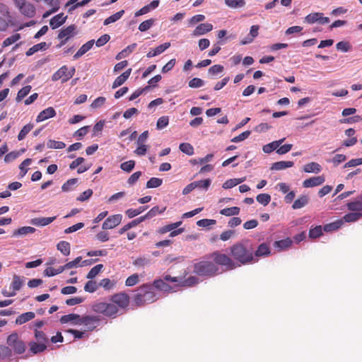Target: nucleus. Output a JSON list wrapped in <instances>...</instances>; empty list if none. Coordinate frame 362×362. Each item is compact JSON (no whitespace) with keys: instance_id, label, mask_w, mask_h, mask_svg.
<instances>
[{"instance_id":"f257e3e1","label":"nucleus","mask_w":362,"mask_h":362,"mask_svg":"<svg viewBox=\"0 0 362 362\" xmlns=\"http://www.w3.org/2000/svg\"><path fill=\"white\" fill-rule=\"evenodd\" d=\"M230 251L232 257L241 264H247L257 261V259L254 258V250L248 240L233 244L230 247Z\"/></svg>"},{"instance_id":"f03ea898","label":"nucleus","mask_w":362,"mask_h":362,"mask_svg":"<svg viewBox=\"0 0 362 362\" xmlns=\"http://www.w3.org/2000/svg\"><path fill=\"white\" fill-rule=\"evenodd\" d=\"M158 298L153 286L151 284H144L136 291L133 301L137 307H141L147 303L155 302Z\"/></svg>"},{"instance_id":"7ed1b4c3","label":"nucleus","mask_w":362,"mask_h":362,"mask_svg":"<svg viewBox=\"0 0 362 362\" xmlns=\"http://www.w3.org/2000/svg\"><path fill=\"white\" fill-rule=\"evenodd\" d=\"M6 344L16 354H22L26 350V345L17 332H13L7 337Z\"/></svg>"},{"instance_id":"20e7f679","label":"nucleus","mask_w":362,"mask_h":362,"mask_svg":"<svg viewBox=\"0 0 362 362\" xmlns=\"http://www.w3.org/2000/svg\"><path fill=\"white\" fill-rule=\"evenodd\" d=\"M218 271V267L209 261H201L194 265V273L199 276H214Z\"/></svg>"},{"instance_id":"39448f33","label":"nucleus","mask_w":362,"mask_h":362,"mask_svg":"<svg viewBox=\"0 0 362 362\" xmlns=\"http://www.w3.org/2000/svg\"><path fill=\"white\" fill-rule=\"evenodd\" d=\"M93 310L104 315L105 316L115 318L116 317L119 309L113 303L99 302L93 305Z\"/></svg>"},{"instance_id":"423d86ee","label":"nucleus","mask_w":362,"mask_h":362,"mask_svg":"<svg viewBox=\"0 0 362 362\" xmlns=\"http://www.w3.org/2000/svg\"><path fill=\"white\" fill-rule=\"evenodd\" d=\"M77 27L76 25L72 24L66 28H62L57 35V38L60 40L57 47H62L72 37L77 34Z\"/></svg>"},{"instance_id":"0eeeda50","label":"nucleus","mask_w":362,"mask_h":362,"mask_svg":"<svg viewBox=\"0 0 362 362\" xmlns=\"http://www.w3.org/2000/svg\"><path fill=\"white\" fill-rule=\"evenodd\" d=\"M210 257L213 258L216 264L224 266L228 270L235 268V264L233 260L226 254L216 251L210 255Z\"/></svg>"},{"instance_id":"6e6552de","label":"nucleus","mask_w":362,"mask_h":362,"mask_svg":"<svg viewBox=\"0 0 362 362\" xmlns=\"http://www.w3.org/2000/svg\"><path fill=\"white\" fill-rule=\"evenodd\" d=\"M75 68L72 67L69 70L66 66H62L59 69H58L52 76V80L53 81H57L58 80H62V81L66 82L75 74Z\"/></svg>"},{"instance_id":"1a4fd4ad","label":"nucleus","mask_w":362,"mask_h":362,"mask_svg":"<svg viewBox=\"0 0 362 362\" xmlns=\"http://www.w3.org/2000/svg\"><path fill=\"white\" fill-rule=\"evenodd\" d=\"M110 301L117 306L118 309L125 310L128 308L130 303V297L125 292H119L112 295Z\"/></svg>"},{"instance_id":"9d476101","label":"nucleus","mask_w":362,"mask_h":362,"mask_svg":"<svg viewBox=\"0 0 362 362\" xmlns=\"http://www.w3.org/2000/svg\"><path fill=\"white\" fill-rule=\"evenodd\" d=\"M14 2L23 15L28 18H32L35 16V8L32 4L25 0H14Z\"/></svg>"},{"instance_id":"9b49d317","label":"nucleus","mask_w":362,"mask_h":362,"mask_svg":"<svg viewBox=\"0 0 362 362\" xmlns=\"http://www.w3.org/2000/svg\"><path fill=\"white\" fill-rule=\"evenodd\" d=\"M122 216L121 214H115L109 216L103 223L102 228L103 230H109L115 228L122 221Z\"/></svg>"},{"instance_id":"f8f14e48","label":"nucleus","mask_w":362,"mask_h":362,"mask_svg":"<svg viewBox=\"0 0 362 362\" xmlns=\"http://www.w3.org/2000/svg\"><path fill=\"white\" fill-rule=\"evenodd\" d=\"M100 321L98 316L85 315L82 316L81 320L78 322L79 325H84L87 327V329L93 331L96 327V323Z\"/></svg>"},{"instance_id":"ddd939ff","label":"nucleus","mask_w":362,"mask_h":362,"mask_svg":"<svg viewBox=\"0 0 362 362\" xmlns=\"http://www.w3.org/2000/svg\"><path fill=\"white\" fill-rule=\"evenodd\" d=\"M213 30V25L209 23H201L198 25L193 30L191 35L192 37H197L203 35Z\"/></svg>"},{"instance_id":"4468645a","label":"nucleus","mask_w":362,"mask_h":362,"mask_svg":"<svg viewBox=\"0 0 362 362\" xmlns=\"http://www.w3.org/2000/svg\"><path fill=\"white\" fill-rule=\"evenodd\" d=\"M325 181V179L323 175L312 177L305 180L303 182V186L305 188L314 187L321 185Z\"/></svg>"},{"instance_id":"2eb2a0df","label":"nucleus","mask_w":362,"mask_h":362,"mask_svg":"<svg viewBox=\"0 0 362 362\" xmlns=\"http://www.w3.org/2000/svg\"><path fill=\"white\" fill-rule=\"evenodd\" d=\"M56 115V111L52 107H49L41 111L36 118L37 122H41Z\"/></svg>"},{"instance_id":"dca6fc26","label":"nucleus","mask_w":362,"mask_h":362,"mask_svg":"<svg viewBox=\"0 0 362 362\" xmlns=\"http://www.w3.org/2000/svg\"><path fill=\"white\" fill-rule=\"evenodd\" d=\"M151 285L153 288H156L161 291L170 293L173 291V287L167 284L163 279H155Z\"/></svg>"},{"instance_id":"f3484780","label":"nucleus","mask_w":362,"mask_h":362,"mask_svg":"<svg viewBox=\"0 0 362 362\" xmlns=\"http://www.w3.org/2000/svg\"><path fill=\"white\" fill-rule=\"evenodd\" d=\"M271 253L269 245L267 243H263L260 244L257 249L254 252V257H261L269 256Z\"/></svg>"},{"instance_id":"a211bd4d","label":"nucleus","mask_w":362,"mask_h":362,"mask_svg":"<svg viewBox=\"0 0 362 362\" xmlns=\"http://www.w3.org/2000/svg\"><path fill=\"white\" fill-rule=\"evenodd\" d=\"M28 346L30 351L33 354H37L43 352L47 349L46 344L37 341H30L28 343Z\"/></svg>"},{"instance_id":"6ab92c4d","label":"nucleus","mask_w":362,"mask_h":362,"mask_svg":"<svg viewBox=\"0 0 362 362\" xmlns=\"http://www.w3.org/2000/svg\"><path fill=\"white\" fill-rule=\"evenodd\" d=\"M56 218V216L34 218L31 220V223L36 226H45L53 222Z\"/></svg>"},{"instance_id":"aec40b11","label":"nucleus","mask_w":362,"mask_h":362,"mask_svg":"<svg viewBox=\"0 0 362 362\" xmlns=\"http://www.w3.org/2000/svg\"><path fill=\"white\" fill-rule=\"evenodd\" d=\"M346 206L347 209L351 211H362V194L354 201L347 203Z\"/></svg>"},{"instance_id":"412c9836","label":"nucleus","mask_w":362,"mask_h":362,"mask_svg":"<svg viewBox=\"0 0 362 362\" xmlns=\"http://www.w3.org/2000/svg\"><path fill=\"white\" fill-rule=\"evenodd\" d=\"M132 73V69H128L121 75L117 76L112 83V88H116L122 86L129 78Z\"/></svg>"},{"instance_id":"4be33fe9","label":"nucleus","mask_w":362,"mask_h":362,"mask_svg":"<svg viewBox=\"0 0 362 362\" xmlns=\"http://www.w3.org/2000/svg\"><path fill=\"white\" fill-rule=\"evenodd\" d=\"M95 43L94 40H89L84 45H83L81 48L77 51V52L74 55V59H77L85 54L87 52H88L93 46Z\"/></svg>"},{"instance_id":"5701e85b","label":"nucleus","mask_w":362,"mask_h":362,"mask_svg":"<svg viewBox=\"0 0 362 362\" xmlns=\"http://www.w3.org/2000/svg\"><path fill=\"white\" fill-rule=\"evenodd\" d=\"M36 229L31 226H23L13 231L12 236H25L28 234H32L35 232Z\"/></svg>"},{"instance_id":"b1692460","label":"nucleus","mask_w":362,"mask_h":362,"mask_svg":"<svg viewBox=\"0 0 362 362\" xmlns=\"http://www.w3.org/2000/svg\"><path fill=\"white\" fill-rule=\"evenodd\" d=\"M81 317L79 315L71 313L62 316L60 322L62 324L72 322L74 325H79L78 322L81 320Z\"/></svg>"},{"instance_id":"393cba45","label":"nucleus","mask_w":362,"mask_h":362,"mask_svg":"<svg viewBox=\"0 0 362 362\" xmlns=\"http://www.w3.org/2000/svg\"><path fill=\"white\" fill-rule=\"evenodd\" d=\"M66 16L64 13H59L52 17L49 21V25L52 29H55L61 26L66 21Z\"/></svg>"},{"instance_id":"a878e982","label":"nucleus","mask_w":362,"mask_h":362,"mask_svg":"<svg viewBox=\"0 0 362 362\" xmlns=\"http://www.w3.org/2000/svg\"><path fill=\"white\" fill-rule=\"evenodd\" d=\"M291 240L287 238L284 240L275 241L273 244V246L274 248L277 250L278 252H281L282 250L288 249L291 245Z\"/></svg>"},{"instance_id":"bb28decb","label":"nucleus","mask_w":362,"mask_h":362,"mask_svg":"<svg viewBox=\"0 0 362 362\" xmlns=\"http://www.w3.org/2000/svg\"><path fill=\"white\" fill-rule=\"evenodd\" d=\"M285 138L281 139L278 141H272L269 144L264 145L262 148L265 153H271L274 150H277L278 147L284 141Z\"/></svg>"},{"instance_id":"cd10ccee","label":"nucleus","mask_w":362,"mask_h":362,"mask_svg":"<svg viewBox=\"0 0 362 362\" xmlns=\"http://www.w3.org/2000/svg\"><path fill=\"white\" fill-rule=\"evenodd\" d=\"M35 317V314L33 312L24 313L17 317L15 322L16 325H23L33 320Z\"/></svg>"},{"instance_id":"c85d7f7f","label":"nucleus","mask_w":362,"mask_h":362,"mask_svg":"<svg viewBox=\"0 0 362 362\" xmlns=\"http://www.w3.org/2000/svg\"><path fill=\"white\" fill-rule=\"evenodd\" d=\"M294 165L293 161H278L272 164L271 170H281L288 168H291Z\"/></svg>"},{"instance_id":"c756f323","label":"nucleus","mask_w":362,"mask_h":362,"mask_svg":"<svg viewBox=\"0 0 362 362\" xmlns=\"http://www.w3.org/2000/svg\"><path fill=\"white\" fill-rule=\"evenodd\" d=\"M309 202V197L308 195H301L296 199L292 205L293 209H298L306 206Z\"/></svg>"},{"instance_id":"7c9ffc66","label":"nucleus","mask_w":362,"mask_h":362,"mask_svg":"<svg viewBox=\"0 0 362 362\" xmlns=\"http://www.w3.org/2000/svg\"><path fill=\"white\" fill-rule=\"evenodd\" d=\"M322 170L321 165L316 162L309 163L303 166V171L308 173H318Z\"/></svg>"},{"instance_id":"2f4dec72","label":"nucleus","mask_w":362,"mask_h":362,"mask_svg":"<svg viewBox=\"0 0 362 362\" xmlns=\"http://www.w3.org/2000/svg\"><path fill=\"white\" fill-rule=\"evenodd\" d=\"M136 47V44L133 43L129 46H127L125 49L119 52L116 56V59L119 60L122 58L127 57L130 53H132L135 48Z\"/></svg>"},{"instance_id":"473e14b6","label":"nucleus","mask_w":362,"mask_h":362,"mask_svg":"<svg viewBox=\"0 0 362 362\" xmlns=\"http://www.w3.org/2000/svg\"><path fill=\"white\" fill-rule=\"evenodd\" d=\"M23 284V281L22 279L18 275H14L11 284V288L13 289L12 291L15 292V295L16 294V291L21 288Z\"/></svg>"},{"instance_id":"72a5a7b5","label":"nucleus","mask_w":362,"mask_h":362,"mask_svg":"<svg viewBox=\"0 0 362 362\" xmlns=\"http://www.w3.org/2000/svg\"><path fill=\"white\" fill-rule=\"evenodd\" d=\"M117 282L112 281L108 278H105L100 280L99 286L103 287L105 290L110 291L113 289L116 286Z\"/></svg>"},{"instance_id":"f704fd0d","label":"nucleus","mask_w":362,"mask_h":362,"mask_svg":"<svg viewBox=\"0 0 362 362\" xmlns=\"http://www.w3.org/2000/svg\"><path fill=\"white\" fill-rule=\"evenodd\" d=\"M57 250H59L64 255H69L71 252L70 244L66 241H60L57 245Z\"/></svg>"},{"instance_id":"c9c22d12","label":"nucleus","mask_w":362,"mask_h":362,"mask_svg":"<svg viewBox=\"0 0 362 362\" xmlns=\"http://www.w3.org/2000/svg\"><path fill=\"white\" fill-rule=\"evenodd\" d=\"M240 213V208L238 206H233L230 208H225L220 211L221 215L226 216H231L238 215Z\"/></svg>"},{"instance_id":"e433bc0d","label":"nucleus","mask_w":362,"mask_h":362,"mask_svg":"<svg viewBox=\"0 0 362 362\" xmlns=\"http://www.w3.org/2000/svg\"><path fill=\"white\" fill-rule=\"evenodd\" d=\"M47 43L45 42H40V43L33 45L32 47L28 49V50L26 52L25 54L27 56H31L33 54H35V52H38L39 50L45 49L47 48Z\"/></svg>"},{"instance_id":"4c0bfd02","label":"nucleus","mask_w":362,"mask_h":362,"mask_svg":"<svg viewBox=\"0 0 362 362\" xmlns=\"http://www.w3.org/2000/svg\"><path fill=\"white\" fill-rule=\"evenodd\" d=\"M361 217H362L361 212L354 211V212L349 213V214H346L343 218L346 222L349 223V222H355V221L359 220Z\"/></svg>"},{"instance_id":"58836bf2","label":"nucleus","mask_w":362,"mask_h":362,"mask_svg":"<svg viewBox=\"0 0 362 362\" xmlns=\"http://www.w3.org/2000/svg\"><path fill=\"white\" fill-rule=\"evenodd\" d=\"M226 5L232 8H241L245 6V0H224Z\"/></svg>"},{"instance_id":"ea45409f","label":"nucleus","mask_w":362,"mask_h":362,"mask_svg":"<svg viewBox=\"0 0 362 362\" xmlns=\"http://www.w3.org/2000/svg\"><path fill=\"white\" fill-rule=\"evenodd\" d=\"M124 13V10H121V11L114 13L113 15L110 16V17L107 18L105 20L104 25H109L112 23H114V22L118 21L119 19H120L122 18V16H123Z\"/></svg>"},{"instance_id":"a19ab883","label":"nucleus","mask_w":362,"mask_h":362,"mask_svg":"<svg viewBox=\"0 0 362 362\" xmlns=\"http://www.w3.org/2000/svg\"><path fill=\"white\" fill-rule=\"evenodd\" d=\"M103 264H102L95 265L89 271L86 278L88 279H93L103 270Z\"/></svg>"},{"instance_id":"79ce46f5","label":"nucleus","mask_w":362,"mask_h":362,"mask_svg":"<svg viewBox=\"0 0 362 362\" xmlns=\"http://www.w3.org/2000/svg\"><path fill=\"white\" fill-rule=\"evenodd\" d=\"M32 87L30 85L25 86L23 87L18 92L17 96H16V101L20 102L21 101L26 95H28L31 90Z\"/></svg>"},{"instance_id":"37998d69","label":"nucleus","mask_w":362,"mask_h":362,"mask_svg":"<svg viewBox=\"0 0 362 362\" xmlns=\"http://www.w3.org/2000/svg\"><path fill=\"white\" fill-rule=\"evenodd\" d=\"M198 279L195 276H189L185 279H180L179 286H192L197 284Z\"/></svg>"},{"instance_id":"c03bdc74","label":"nucleus","mask_w":362,"mask_h":362,"mask_svg":"<svg viewBox=\"0 0 362 362\" xmlns=\"http://www.w3.org/2000/svg\"><path fill=\"white\" fill-rule=\"evenodd\" d=\"M320 15H323V13L319 12L310 13L305 16V21L309 24H313L316 22H319Z\"/></svg>"},{"instance_id":"a18cd8bd","label":"nucleus","mask_w":362,"mask_h":362,"mask_svg":"<svg viewBox=\"0 0 362 362\" xmlns=\"http://www.w3.org/2000/svg\"><path fill=\"white\" fill-rule=\"evenodd\" d=\"M64 268L63 266L59 267L58 269H54L53 267H47L44 271L45 276H53L57 274H61L63 271H64Z\"/></svg>"},{"instance_id":"49530a36","label":"nucleus","mask_w":362,"mask_h":362,"mask_svg":"<svg viewBox=\"0 0 362 362\" xmlns=\"http://www.w3.org/2000/svg\"><path fill=\"white\" fill-rule=\"evenodd\" d=\"M34 125L33 124H28L25 125L18 135V139L21 141L25 138L27 134L33 129Z\"/></svg>"},{"instance_id":"de8ad7c7","label":"nucleus","mask_w":362,"mask_h":362,"mask_svg":"<svg viewBox=\"0 0 362 362\" xmlns=\"http://www.w3.org/2000/svg\"><path fill=\"white\" fill-rule=\"evenodd\" d=\"M146 209H147V206H140L136 209H129L126 211V214L129 218H134V217L136 216L137 215L141 214Z\"/></svg>"},{"instance_id":"09e8293b","label":"nucleus","mask_w":362,"mask_h":362,"mask_svg":"<svg viewBox=\"0 0 362 362\" xmlns=\"http://www.w3.org/2000/svg\"><path fill=\"white\" fill-rule=\"evenodd\" d=\"M180 150L187 155L192 156L194 153V148L189 143H182L179 146Z\"/></svg>"},{"instance_id":"8fccbe9b","label":"nucleus","mask_w":362,"mask_h":362,"mask_svg":"<svg viewBox=\"0 0 362 362\" xmlns=\"http://www.w3.org/2000/svg\"><path fill=\"white\" fill-rule=\"evenodd\" d=\"M47 146L49 148L62 149L65 148L66 144L62 141L49 139L47 143Z\"/></svg>"},{"instance_id":"3c124183","label":"nucleus","mask_w":362,"mask_h":362,"mask_svg":"<svg viewBox=\"0 0 362 362\" xmlns=\"http://www.w3.org/2000/svg\"><path fill=\"white\" fill-rule=\"evenodd\" d=\"M256 199L259 204L267 206L271 201V196L269 194L262 193L258 194Z\"/></svg>"},{"instance_id":"603ef678","label":"nucleus","mask_w":362,"mask_h":362,"mask_svg":"<svg viewBox=\"0 0 362 362\" xmlns=\"http://www.w3.org/2000/svg\"><path fill=\"white\" fill-rule=\"evenodd\" d=\"M163 183V180L158 177H151L146 182L147 188H156L160 187Z\"/></svg>"},{"instance_id":"864d4df0","label":"nucleus","mask_w":362,"mask_h":362,"mask_svg":"<svg viewBox=\"0 0 362 362\" xmlns=\"http://www.w3.org/2000/svg\"><path fill=\"white\" fill-rule=\"evenodd\" d=\"M35 338L37 342L47 344L48 342V338L46 334L42 332L37 329H35Z\"/></svg>"},{"instance_id":"5fc2aeb1","label":"nucleus","mask_w":362,"mask_h":362,"mask_svg":"<svg viewBox=\"0 0 362 362\" xmlns=\"http://www.w3.org/2000/svg\"><path fill=\"white\" fill-rule=\"evenodd\" d=\"M193 183H195V188H200L207 190L209 186L211 185V181L210 179L202 180L198 181H194Z\"/></svg>"},{"instance_id":"6e6d98bb","label":"nucleus","mask_w":362,"mask_h":362,"mask_svg":"<svg viewBox=\"0 0 362 362\" xmlns=\"http://www.w3.org/2000/svg\"><path fill=\"white\" fill-rule=\"evenodd\" d=\"M150 263V259L146 257H139L135 259L133 264L137 267H143Z\"/></svg>"},{"instance_id":"4d7b16f0","label":"nucleus","mask_w":362,"mask_h":362,"mask_svg":"<svg viewBox=\"0 0 362 362\" xmlns=\"http://www.w3.org/2000/svg\"><path fill=\"white\" fill-rule=\"evenodd\" d=\"M12 356L11 349L8 347V346L6 345H0V358H5L7 357H11Z\"/></svg>"},{"instance_id":"13d9d810","label":"nucleus","mask_w":362,"mask_h":362,"mask_svg":"<svg viewBox=\"0 0 362 362\" xmlns=\"http://www.w3.org/2000/svg\"><path fill=\"white\" fill-rule=\"evenodd\" d=\"M341 221H335L333 223L325 224L323 226V230L326 232L336 230L341 227Z\"/></svg>"},{"instance_id":"bf43d9fd","label":"nucleus","mask_w":362,"mask_h":362,"mask_svg":"<svg viewBox=\"0 0 362 362\" xmlns=\"http://www.w3.org/2000/svg\"><path fill=\"white\" fill-rule=\"evenodd\" d=\"M322 235V228L321 226H315L310 229L309 237L310 238H317Z\"/></svg>"},{"instance_id":"052dcab7","label":"nucleus","mask_w":362,"mask_h":362,"mask_svg":"<svg viewBox=\"0 0 362 362\" xmlns=\"http://www.w3.org/2000/svg\"><path fill=\"white\" fill-rule=\"evenodd\" d=\"M139 281V276L138 274H134L129 276L125 281L127 286H133L137 284Z\"/></svg>"},{"instance_id":"680f3d73","label":"nucleus","mask_w":362,"mask_h":362,"mask_svg":"<svg viewBox=\"0 0 362 362\" xmlns=\"http://www.w3.org/2000/svg\"><path fill=\"white\" fill-rule=\"evenodd\" d=\"M135 166V161L133 160H130L126 162L122 163L120 165V168L127 173H130Z\"/></svg>"},{"instance_id":"e2e57ef3","label":"nucleus","mask_w":362,"mask_h":362,"mask_svg":"<svg viewBox=\"0 0 362 362\" xmlns=\"http://www.w3.org/2000/svg\"><path fill=\"white\" fill-rule=\"evenodd\" d=\"M154 23V19L150 18L148 20L143 21L139 25V30L141 32H145L151 28Z\"/></svg>"},{"instance_id":"0e129e2a","label":"nucleus","mask_w":362,"mask_h":362,"mask_svg":"<svg viewBox=\"0 0 362 362\" xmlns=\"http://www.w3.org/2000/svg\"><path fill=\"white\" fill-rule=\"evenodd\" d=\"M181 224H182V221H178V222H176V223H170V224L166 225V226L162 227L160 229V233H165L167 232H170V231H171V230H173L174 229H176Z\"/></svg>"},{"instance_id":"69168bd1","label":"nucleus","mask_w":362,"mask_h":362,"mask_svg":"<svg viewBox=\"0 0 362 362\" xmlns=\"http://www.w3.org/2000/svg\"><path fill=\"white\" fill-rule=\"evenodd\" d=\"M78 182L77 178H71L64 182L62 187L63 192H68L72 189V186L75 185Z\"/></svg>"},{"instance_id":"338daca9","label":"nucleus","mask_w":362,"mask_h":362,"mask_svg":"<svg viewBox=\"0 0 362 362\" xmlns=\"http://www.w3.org/2000/svg\"><path fill=\"white\" fill-rule=\"evenodd\" d=\"M20 37H21L20 34H18V33L14 34L4 40V41L3 42V46L4 47L9 46V45L13 44L14 42H16V41H18L20 39Z\"/></svg>"},{"instance_id":"774afa93","label":"nucleus","mask_w":362,"mask_h":362,"mask_svg":"<svg viewBox=\"0 0 362 362\" xmlns=\"http://www.w3.org/2000/svg\"><path fill=\"white\" fill-rule=\"evenodd\" d=\"M169 123V117L168 116H163L158 118L157 123H156V127L158 129H162L167 127Z\"/></svg>"}]
</instances>
